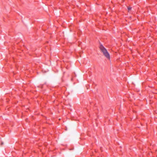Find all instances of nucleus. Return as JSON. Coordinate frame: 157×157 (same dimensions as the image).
<instances>
[{
    "instance_id": "nucleus-1",
    "label": "nucleus",
    "mask_w": 157,
    "mask_h": 157,
    "mask_svg": "<svg viewBox=\"0 0 157 157\" xmlns=\"http://www.w3.org/2000/svg\"><path fill=\"white\" fill-rule=\"evenodd\" d=\"M100 48L101 51L103 53L104 56L107 59H109L110 58V55L107 50L101 45L100 47Z\"/></svg>"
},
{
    "instance_id": "nucleus-3",
    "label": "nucleus",
    "mask_w": 157,
    "mask_h": 157,
    "mask_svg": "<svg viewBox=\"0 0 157 157\" xmlns=\"http://www.w3.org/2000/svg\"><path fill=\"white\" fill-rule=\"evenodd\" d=\"M3 144V143H2L1 144Z\"/></svg>"
},
{
    "instance_id": "nucleus-2",
    "label": "nucleus",
    "mask_w": 157,
    "mask_h": 157,
    "mask_svg": "<svg viewBox=\"0 0 157 157\" xmlns=\"http://www.w3.org/2000/svg\"><path fill=\"white\" fill-rule=\"evenodd\" d=\"M131 9H132V7H129L128 8V10H131Z\"/></svg>"
}]
</instances>
